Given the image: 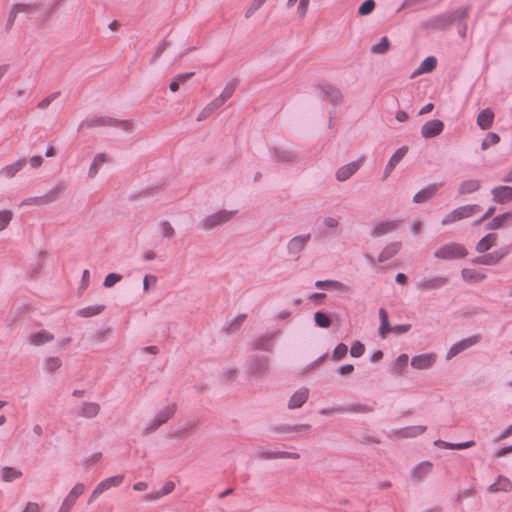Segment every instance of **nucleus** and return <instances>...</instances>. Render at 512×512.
I'll return each instance as SVG.
<instances>
[{
	"instance_id": "obj_39",
	"label": "nucleus",
	"mask_w": 512,
	"mask_h": 512,
	"mask_svg": "<svg viewBox=\"0 0 512 512\" xmlns=\"http://www.w3.org/2000/svg\"><path fill=\"white\" fill-rule=\"evenodd\" d=\"M315 287L318 289L347 291L348 287L343 283L336 280H318L315 282Z\"/></svg>"
},
{
	"instance_id": "obj_5",
	"label": "nucleus",
	"mask_w": 512,
	"mask_h": 512,
	"mask_svg": "<svg viewBox=\"0 0 512 512\" xmlns=\"http://www.w3.org/2000/svg\"><path fill=\"white\" fill-rule=\"evenodd\" d=\"M315 89L319 97L333 106H338L342 103L343 94L338 87L328 82H322L315 85Z\"/></svg>"
},
{
	"instance_id": "obj_46",
	"label": "nucleus",
	"mask_w": 512,
	"mask_h": 512,
	"mask_svg": "<svg viewBox=\"0 0 512 512\" xmlns=\"http://www.w3.org/2000/svg\"><path fill=\"white\" fill-rule=\"evenodd\" d=\"M427 430L426 426L417 425L405 427L400 431V434L405 438H412L423 434Z\"/></svg>"
},
{
	"instance_id": "obj_64",
	"label": "nucleus",
	"mask_w": 512,
	"mask_h": 512,
	"mask_svg": "<svg viewBox=\"0 0 512 512\" xmlns=\"http://www.w3.org/2000/svg\"><path fill=\"white\" fill-rule=\"evenodd\" d=\"M75 503L76 501L74 499H71L70 496L67 495L64 501L62 502L58 512H70Z\"/></svg>"
},
{
	"instance_id": "obj_2",
	"label": "nucleus",
	"mask_w": 512,
	"mask_h": 512,
	"mask_svg": "<svg viewBox=\"0 0 512 512\" xmlns=\"http://www.w3.org/2000/svg\"><path fill=\"white\" fill-rule=\"evenodd\" d=\"M270 357L262 354H251L247 359V373L252 378H263L269 373Z\"/></svg>"
},
{
	"instance_id": "obj_6",
	"label": "nucleus",
	"mask_w": 512,
	"mask_h": 512,
	"mask_svg": "<svg viewBox=\"0 0 512 512\" xmlns=\"http://www.w3.org/2000/svg\"><path fill=\"white\" fill-rule=\"evenodd\" d=\"M512 250V245L503 246L491 253H486L481 256H477L470 260L473 265H487L494 266L497 265L504 257L509 255Z\"/></svg>"
},
{
	"instance_id": "obj_60",
	"label": "nucleus",
	"mask_w": 512,
	"mask_h": 512,
	"mask_svg": "<svg viewBox=\"0 0 512 512\" xmlns=\"http://www.w3.org/2000/svg\"><path fill=\"white\" fill-rule=\"evenodd\" d=\"M266 0H253L249 8L245 12V18L249 19L257 10H259Z\"/></svg>"
},
{
	"instance_id": "obj_51",
	"label": "nucleus",
	"mask_w": 512,
	"mask_h": 512,
	"mask_svg": "<svg viewBox=\"0 0 512 512\" xmlns=\"http://www.w3.org/2000/svg\"><path fill=\"white\" fill-rule=\"evenodd\" d=\"M390 48V42L386 36L382 37L380 41L373 45L371 48L372 53L375 54H384L386 53Z\"/></svg>"
},
{
	"instance_id": "obj_42",
	"label": "nucleus",
	"mask_w": 512,
	"mask_h": 512,
	"mask_svg": "<svg viewBox=\"0 0 512 512\" xmlns=\"http://www.w3.org/2000/svg\"><path fill=\"white\" fill-rule=\"evenodd\" d=\"M54 339V335L46 330H41L30 335V343L36 346L43 345Z\"/></svg>"
},
{
	"instance_id": "obj_30",
	"label": "nucleus",
	"mask_w": 512,
	"mask_h": 512,
	"mask_svg": "<svg viewBox=\"0 0 512 512\" xmlns=\"http://www.w3.org/2000/svg\"><path fill=\"white\" fill-rule=\"evenodd\" d=\"M401 242L389 243L378 255V262L383 263L395 256L401 249Z\"/></svg>"
},
{
	"instance_id": "obj_32",
	"label": "nucleus",
	"mask_w": 512,
	"mask_h": 512,
	"mask_svg": "<svg viewBox=\"0 0 512 512\" xmlns=\"http://www.w3.org/2000/svg\"><path fill=\"white\" fill-rule=\"evenodd\" d=\"M496 240L497 234L488 233L479 240V242L476 244L475 249L480 254L485 253L496 244Z\"/></svg>"
},
{
	"instance_id": "obj_7",
	"label": "nucleus",
	"mask_w": 512,
	"mask_h": 512,
	"mask_svg": "<svg viewBox=\"0 0 512 512\" xmlns=\"http://www.w3.org/2000/svg\"><path fill=\"white\" fill-rule=\"evenodd\" d=\"M67 185L64 182L57 184L48 193L43 196L30 197L22 201L21 205H45L57 201L60 195L66 190Z\"/></svg>"
},
{
	"instance_id": "obj_29",
	"label": "nucleus",
	"mask_w": 512,
	"mask_h": 512,
	"mask_svg": "<svg viewBox=\"0 0 512 512\" xmlns=\"http://www.w3.org/2000/svg\"><path fill=\"white\" fill-rule=\"evenodd\" d=\"M432 467L429 461L418 463L412 470V478L416 482L422 481L432 471Z\"/></svg>"
},
{
	"instance_id": "obj_48",
	"label": "nucleus",
	"mask_w": 512,
	"mask_h": 512,
	"mask_svg": "<svg viewBox=\"0 0 512 512\" xmlns=\"http://www.w3.org/2000/svg\"><path fill=\"white\" fill-rule=\"evenodd\" d=\"M314 322L320 328H329L332 324L331 318L324 311H317L314 314Z\"/></svg>"
},
{
	"instance_id": "obj_13",
	"label": "nucleus",
	"mask_w": 512,
	"mask_h": 512,
	"mask_svg": "<svg viewBox=\"0 0 512 512\" xmlns=\"http://www.w3.org/2000/svg\"><path fill=\"white\" fill-rule=\"evenodd\" d=\"M482 340V336L480 334L472 335L468 338L462 339L456 343H454L446 354V359L450 360L453 357L457 356L459 353L469 349L470 347L478 344Z\"/></svg>"
},
{
	"instance_id": "obj_57",
	"label": "nucleus",
	"mask_w": 512,
	"mask_h": 512,
	"mask_svg": "<svg viewBox=\"0 0 512 512\" xmlns=\"http://www.w3.org/2000/svg\"><path fill=\"white\" fill-rule=\"evenodd\" d=\"M122 275L121 274H118V273H109L105 279H104V282H103V286L106 287V288H111L113 287L116 283L120 282L122 280Z\"/></svg>"
},
{
	"instance_id": "obj_15",
	"label": "nucleus",
	"mask_w": 512,
	"mask_h": 512,
	"mask_svg": "<svg viewBox=\"0 0 512 512\" xmlns=\"http://www.w3.org/2000/svg\"><path fill=\"white\" fill-rule=\"evenodd\" d=\"M399 224V220H387L374 223V227L370 230V236L378 238L388 233H392L398 229Z\"/></svg>"
},
{
	"instance_id": "obj_55",
	"label": "nucleus",
	"mask_w": 512,
	"mask_h": 512,
	"mask_svg": "<svg viewBox=\"0 0 512 512\" xmlns=\"http://www.w3.org/2000/svg\"><path fill=\"white\" fill-rule=\"evenodd\" d=\"M376 7L374 0H365L358 8V14L360 16H367L373 12Z\"/></svg>"
},
{
	"instance_id": "obj_40",
	"label": "nucleus",
	"mask_w": 512,
	"mask_h": 512,
	"mask_svg": "<svg viewBox=\"0 0 512 512\" xmlns=\"http://www.w3.org/2000/svg\"><path fill=\"white\" fill-rule=\"evenodd\" d=\"M100 405L95 402H84L79 415L85 418H94L99 414Z\"/></svg>"
},
{
	"instance_id": "obj_37",
	"label": "nucleus",
	"mask_w": 512,
	"mask_h": 512,
	"mask_svg": "<svg viewBox=\"0 0 512 512\" xmlns=\"http://www.w3.org/2000/svg\"><path fill=\"white\" fill-rule=\"evenodd\" d=\"M26 163H27V161L25 158L19 159L16 162H14L13 164L3 167L0 171V174L7 178H12L13 176H15V174L17 172L22 170V168L26 165Z\"/></svg>"
},
{
	"instance_id": "obj_49",
	"label": "nucleus",
	"mask_w": 512,
	"mask_h": 512,
	"mask_svg": "<svg viewBox=\"0 0 512 512\" xmlns=\"http://www.w3.org/2000/svg\"><path fill=\"white\" fill-rule=\"evenodd\" d=\"M22 476V472L13 467L6 466L2 469V480L12 482Z\"/></svg>"
},
{
	"instance_id": "obj_21",
	"label": "nucleus",
	"mask_w": 512,
	"mask_h": 512,
	"mask_svg": "<svg viewBox=\"0 0 512 512\" xmlns=\"http://www.w3.org/2000/svg\"><path fill=\"white\" fill-rule=\"evenodd\" d=\"M407 152L408 147L402 146L393 153L385 167L383 180H385L390 175V173L395 169L397 164L401 162Z\"/></svg>"
},
{
	"instance_id": "obj_25",
	"label": "nucleus",
	"mask_w": 512,
	"mask_h": 512,
	"mask_svg": "<svg viewBox=\"0 0 512 512\" xmlns=\"http://www.w3.org/2000/svg\"><path fill=\"white\" fill-rule=\"evenodd\" d=\"M309 389L306 387H302L297 390L289 399L288 408L289 409H297L303 406V404L308 400Z\"/></svg>"
},
{
	"instance_id": "obj_23",
	"label": "nucleus",
	"mask_w": 512,
	"mask_h": 512,
	"mask_svg": "<svg viewBox=\"0 0 512 512\" xmlns=\"http://www.w3.org/2000/svg\"><path fill=\"white\" fill-rule=\"evenodd\" d=\"M493 201L498 204H505L512 200L511 186H497L491 190Z\"/></svg>"
},
{
	"instance_id": "obj_22",
	"label": "nucleus",
	"mask_w": 512,
	"mask_h": 512,
	"mask_svg": "<svg viewBox=\"0 0 512 512\" xmlns=\"http://www.w3.org/2000/svg\"><path fill=\"white\" fill-rule=\"evenodd\" d=\"M310 428H311V426L309 424H296V425L280 424V425L269 426V431L271 433H276V434H289V433L300 432L303 430H309Z\"/></svg>"
},
{
	"instance_id": "obj_14",
	"label": "nucleus",
	"mask_w": 512,
	"mask_h": 512,
	"mask_svg": "<svg viewBox=\"0 0 512 512\" xmlns=\"http://www.w3.org/2000/svg\"><path fill=\"white\" fill-rule=\"evenodd\" d=\"M445 128L443 121L432 119L424 123L421 127V135L425 139H432L439 136Z\"/></svg>"
},
{
	"instance_id": "obj_28",
	"label": "nucleus",
	"mask_w": 512,
	"mask_h": 512,
	"mask_svg": "<svg viewBox=\"0 0 512 512\" xmlns=\"http://www.w3.org/2000/svg\"><path fill=\"white\" fill-rule=\"evenodd\" d=\"M380 326L378 329V335L381 338H386L389 333H392L393 326L389 322L388 312L385 308L379 309Z\"/></svg>"
},
{
	"instance_id": "obj_9",
	"label": "nucleus",
	"mask_w": 512,
	"mask_h": 512,
	"mask_svg": "<svg viewBox=\"0 0 512 512\" xmlns=\"http://www.w3.org/2000/svg\"><path fill=\"white\" fill-rule=\"evenodd\" d=\"M481 210L480 205L478 204H468L464 206H460L450 213H448L442 220V225H449L456 221L465 219L470 217L476 212H479Z\"/></svg>"
},
{
	"instance_id": "obj_1",
	"label": "nucleus",
	"mask_w": 512,
	"mask_h": 512,
	"mask_svg": "<svg viewBox=\"0 0 512 512\" xmlns=\"http://www.w3.org/2000/svg\"><path fill=\"white\" fill-rule=\"evenodd\" d=\"M471 10L470 5L462 6L452 12H445L433 16L422 23V27L434 31H446L456 20L467 19Z\"/></svg>"
},
{
	"instance_id": "obj_24",
	"label": "nucleus",
	"mask_w": 512,
	"mask_h": 512,
	"mask_svg": "<svg viewBox=\"0 0 512 512\" xmlns=\"http://www.w3.org/2000/svg\"><path fill=\"white\" fill-rule=\"evenodd\" d=\"M257 457L263 460L270 459H299L300 454L287 451H259Z\"/></svg>"
},
{
	"instance_id": "obj_44",
	"label": "nucleus",
	"mask_w": 512,
	"mask_h": 512,
	"mask_svg": "<svg viewBox=\"0 0 512 512\" xmlns=\"http://www.w3.org/2000/svg\"><path fill=\"white\" fill-rule=\"evenodd\" d=\"M105 310V305H93L81 308L77 311L80 317L88 318L102 313Z\"/></svg>"
},
{
	"instance_id": "obj_20",
	"label": "nucleus",
	"mask_w": 512,
	"mask_h": 512,
	"mask_svg": "<svg viewBox=\"0 0 512 512\" xmlns=\"http://www.w3.org/2000/svg\"><path fill=\"white\" fill-rule=\"evenodd\" d=\"M124 475H115L101 481L94 489V496H100L111 487H118L123 483Z\"/></svg>"
},
{
	"instance_id": "obj_61",
	"label": "nucleus",
	"mask_w": 512,
	"mask_h": 512,
	"mask_svg": "<svg viewBox=\"0 0 512 512\" xmlns=\"http://www.w3.org/2000/svg\"><path fill=\"white\" fill-rule=\"evenodd\" d=\"M12 220V212L10 210L0 211V231L4 230Z\"/></svg>"
},
{
	"instance_id": "obj_31",
	"label": "nucleus",
	"mask_w": 512,
	"mask_h": 512,
	"mask_svg": "<svg viewBox=\"0 0 512 512\" xmlns=\"http://www.w3.org/2000/svg\"><path fill=\"white\" fill-rule=\"evenodd\" d=\"M437 66V59L434 56H428L426 57L419 67L412 73L411 78H414L420 74L430 73L432 72Z\"/></svg>"
},
{
	"instance_id": "obj_63",
	"label": "nucleus",
	"mask_w": 512,
	"mask_h": 512,
	"mask_svg": "<svg viewBox=\"0 0 512 512\" xmlns=\"http://www.w3.org/2000/svg\"><path fill=\"white\" fill-rule=\"evenodd\" d=\"M85 491V485L83 483H77L72 490L69 492L71 499L77 501L78 497L81 496Z\"/></svg>"
},
{
	"instance_id": "obj_43",
	"label": "nucleus",
	"mask_w": 512,
	"mask_h": 512,
	"mask_svg": "<svg viewBox=\"0 0 512 512\" xmlns=\"http://www.w3.org/2000/svg\"><path fill=\"white\" fill-rule=\"evenodd\" d=\"M461 276L464 281L469 283H478L486 278L485 274H482L474 269L464 268L461 271Z\"/></svg>"
},
{
	"instance_id": "obj_34",
	"label": "nucleus",
	"mask_w": 512,
	"mask_h": 512,
	"mask_svg": "<svg viewBox=\"0 0 512 512\" xmlns=\"http://www.w3.org/2000/svg\"><path fill=\"white\" fill-rule=\"evenodd\" d=\"M273 153H274L275 158L279 162L292 163L297 160V154L292 150L283 149L280 147H274Z\"/></svg>"
},
{
	"instance_id": "obj_26",
	"label": "nucleus",
	"mask_w": 512,
	"mask_h": 512,
	"mask_svg": "<svg viewBox=\"0 0 512 512\" xmlns=\"http://www.w3.org/2000/svg\"><path fill=\"white\" fill-rule=\"evenodd\" d=\"M495 114L491 108L481 110L477 116V125L482 130H487L492 127Z\"/></svg>"
},
{
	"instance_id": "obj_10",
	"label": "nucleus",
	"mask_w": 512,
	"mask_h": 512,
	"mask_svg": "<svg viewBox=\"0 0 512 512\" xmlns=\"http://www.w3.org/2000/svg\"><path fill=\"white\" fill-rule=\"evenodd\" d=\"M280 334L281 330L262 334L251 343L252 350L272 353L274 351L276 339Z\"/></svg>"
},
{
	"instance_id": "obj_45",
	"label": "nucleus",
	"mask_w": 512,
	"mask_h": 512,
	"mask_svg": "<svg viewBox=\"0 0 512 512\" xmlns=\"http://www.w3.org/2000/svg\"><path fill=\"white\" fill-rule=\"evenodd\" d=\"M222 104L220 103V100H217L216 98L211 101L204 109L199 113L197 117V121H203L206 118H208L214 111H216L218 108H220Z\"/></svg>"
},
{
	"instance_id": "obj_56",
	"label": "nucleus",
	"mask_w": 512,
	"mask_h": 512,
	"mask_svg": "<svg viewBox=\"0 0 512 512\" xmlns=\"http://www.w3.org/2000/svg\"><path fill=\"white\" fill-rule=\"evenodd\" d=\"M348 352V347L344 343H339L333 350L332 359L335 361L342 360L346 357Z\"/></svg>"
},
{
	"instance_id": "obj_12",
	"label": "nucleus",
	"mask_w": 512,
	"mask_h": 512,
	"mask_svg": "<svg viewBox=\"0 0 512 512\" xmlns=\"http://www.w3.org/2000/svg\"><path fill=\"white\" fill-rule=\"evenodd\" d=\"M177 409V405L175 403L167 406L163 410H161L156 417L151 421L148 427L144 430V434H150L155 432L160 426L166 423L170 418L173 417Z\"/></svg>"
},
{
	"instance_id": "obj_62",
	"label": "nucleus",
	"mask_w": 512,
	"mask_h": 512,
	"mask_svg": "<svg viewBox=\"0 0 512 512\" xmlns=\"http://www.w3.org/2000/svg\"><path fill=\"white\" fill-rule=\"evenodd\" d=\"M61 95V92L60 91H57V92H54L52 93L51 95L47 96L46 98L42 99L39 103H38V108L40 109H46L51 103L52 101H54L55 99H57L59 96Z\"/></svg>"
},
{
	"instance_id": "obj_3",
	"label": "nucleus",
	"mask_w": 512,
	"mask_h": 512,
	"mask_svg": "<svg viewBox=\"0 0 512 512\" xmlns=\"http://www.w3.org/2000/svg\"><path fill=\"white\" fill-rule=\"evenodd\" d=\"M86 126L87 128H94V127H120L122 130L126 132H130L133 128L132 124L128 120H118L116 118H112L109 116H100L95 117L91 120H88L86 122H82L79 126V129Z\"/></svg>"
},
{
	"instance_id": "obj_11",
	"label": "nucleus",
	"mask_w": 512,
	"mask_h": 512,
	"mask_svg": "<svg viewBox=\"0 0 512 512\" xmlns=\"http://www.w3.org/2000/svg\"><path fill=\"white\" fill-rule=\"evenodd\" d=\"M40 4H15L13 5L11 11L9 12L6 26H5V32L9 33L12 29L15 19L17 17V14L20 12L26 13L28 16L33 14H38L40 16Z\"/></svg>"
},
{
	"instance_id": "obj_59",
	"label": "nucleus",
	"mask_w": 512,
	"mask_h": 512,
	"mask_svg": "<svg viewBox=\"0 0 512 512\" xmlns=\"http://www.w3.org/2000/svg\"><path fill=\"white\" fill-rule=\"evenodd\" d=\"M365 352V346L360 341H355L350 348V355L354 358L361 357Z\"/></svg>"
},
{
	"instance_id": "obj_27",
	"label": "nucleus",
	"mask_w": 512,
	"mask_h": 512,
	"mask_svg": "<svg viewBox=\"0 0 512 512\" xmlns=\"http://www.w3.org/2000/svg\"><path fill=\"white\" fill-rule=\"evenodd\" d=\"M64 2L65 0H54L49 6L40 4V17H37V19L43 24L48 22L52 14L55 13L58 7Z\"/></svg>"
},
{
	"instance_id": "obj_53",
	"label": "nucleus",
	"mask_w": 512,
	"mask_h": 512,
	"mask_svg": "<svg viewBox=\"0 0 512 512\" xmlns=\"http://www.w3.org/2000/svg\"><path fill=\"white\" fill-rule=\"evenodd\" d=\"M505 217L506 216L502 214H499L496 217H494L490 222L486 224V230H497L505 227Z\"/></svg>"
},
{
	"instance_id": "obj_54",
	"label": "nucleus",
	"mask_w": 512,
	"mask_h": 512,
	"mask_svg": "<svg viewBox=\"0 0 512 512\" xmlns=\"http://www.w3.org/2000/svg\"><path fill=\"white\" fill-rule=\"evenodd\" d=\"M500 142V136L497 133L489 132L481 143V149L487 150L491 145Z\"/></svg>"
},
{
	"instance_id": "obj_16",
	"label": "nucleus",
	"mask_w": 512,
	"mask_h": 512,
	"mask_svg": "<svg viewBox=\"0 0 512 512\" xmlns=\"http://www.w3.org/2000/svg\"><path fill=\"white\" fill-rule=\"evenodd\" d=\"M436 359L435 353H424L412 357L410 364L415 369L425 370L431 368L435 364Z\"/></svg>"
},
{
	"instance_id": "obj_50",
	"label": "nucleus",
	"mask_w": 512,
	"mask_h": 512,
	"mask_svg": "<svg viewBox=\"0 0 512 512\" xmlns=\"http://www.w3.org/2000/svg\"><path fill=\"white\" fill-rule=\"evenodd\" d=\"M236 84V80L227 83L222 93L216 98L217 100H220V103L222 105L233 95L236 88Z\"/></svg>"
},
{
	"instance_id": "obj_41",
	"label": "nucleus",
	"mask_w": 512,
	"mask_h": 512,
	"mask_svg": "<svg viewBox=\"0 0 512 512\" xmlns=\"http://www.w3.org/2000/svg\"><path fill=\"white\" fill-rule=\"evenodd\" d=\"M175 489V483L172 481H168L164 484V486L156 492H151L145 495L146 500H158L161 497L170 494Z\"/></svg>"
},
{
	"instance_id": "obj_52",
	"label": "nucleus",
	"mask_w": 512,
	"mask_h": 512,
	"mask_svg": "<svg viewBox=\"0 0 512 512\" xmlns=\"http://www.w3.org/2000/svg\"><path fill=\"white\" fill-rule=\"evenodd\" d=\"M343 411L353 413H370L374 411V408L365 404H350L343 408Z\"/></svg>"
},
{
	"instance_id": "obj_18",
	"label": "nucleus",
	"mask_w": 512,
	"mask_h": 512,
	"mask_svg": "<svg viewBox=\"0 0 512 512\" xmlns=\"http://www.w3.org/2000/svg\"><path fill=\"white\" fill-rule=\"evenodd\" d=\"M361 159L357 161H353L349 164L343 165L340 167L335 174V177L338 181L343 182L352 177L361 166Z\"/></svg>"
},
{
	"instance_id": "obj_33",
	"label": "nucleus",
	"mask_w": 512,
	"mask_h": 512,
	"mask_svg": "<svg viewBox=\"0 0 512 512\" xmlns=\"http://www.w3.org/2000/svg\"><path fill=\"white\" fill-rule=\"evenodd\" d=\"M512 489V482L505 476L499 475L496 482L488 487L490 493H497L500 491L509 492Z\"/></svg>"
},
{
	"instance_id": "obj_38",
	"label": "nucleus",
	"mask_w": 512,
	"mask_h": 512,
	"mask_svg": "<svg viewBox=\"0 0 512 512\" xmlns=\"http://www.w3.org/2000/svg\"><path fill=\"white\" fill-rule=\"evenodd\" d=\"M409 357L407 354H400L390 365L392 374L401 375L403 370L407 367Z\"/></svg>"
},
{
	"instance_id": "obj_19",
	"label": "nucleus",
	"mask_w": 512,
	"mask_h": 512,
	"mask_svg": "<svg viewBox=\"0 0 512 512\" xmlns=\"http://www.w3.org/2000/svg\"><path fill=\"white\" fill-rule=\"evenodd\" d=\"M311 239V234L293 237L287 244V250L290 255L300 253Z\"/></svg>"
},
{
	"instance_id": "obj_47",
	"label": "nucleus",
	"mask_w": 512,
	"mask_h": 512,
	"mask_svg": "<svg viewBox=\"0 0 512 512\" xmlns=\"http://www.w3.org/2000/svg\"><path fill=\"white\" fill-rule=\"evenodd\" d=\"M107 161V155L105 153H99L94 157L92 164L90 165L88 175L93 178L97 173L99 167Z\"/></svg>"
},
{
	"instance_id": "obj_8",
	"label": "nucleus",
	"mask_w": 512,
	"mask_h": 512,
	"mask_svg": "<svg viewBox=\"0 0 512 512\" xmlns=\"http://www.w3.org/2000/svg\"><path fill=\"white\" fill-rule=\"evenodd\" d=\"M235 213L236 211L220 210L216 213H213L205 217L201 221L200 226L204 230L214 229L229 222L233 218Z\"/></svg>"
},
{
	"instance_id": "obj_4",
	"label": "nucleus",
	"mask_w": 512,
	"mask_h": 512,
	"mask_svg": "<svg viewBox=\"0 0 512 512\" xmlns=\"http://www.w3.org/2000/svg\"><path fill=\"white\" fill-rule=\"evenodd\" d=\"M467 255V248L464 245L456 242L442 245L434 252V257L441 260L463 259Z\"/></svg>"
},
{
	"instance_id": "obj_58",
	"label": "nucleus",
	"mask_w": 512,
	"mask_h": 512,
	"mask_svg": "<svg viewBox=\"0 0 512 512\" xmlns=\"http://www.w3.org/2000/svg\"><path fill=\"white\" fill-rule=\"evenodd\" d=\"M62 365L61 360L58 357H49L45 361V368L48 372H54L59 369Z\"/></svg>"
},
{
	"instance_id": "obj_17",
	"label": "nucleus",
	"mask_w": 512,
	"mask_h": 512,
	"mask_svg": "<svg viewBox=\"0 0 512 512\" xmlns=\"http://www.w3.org/2000/svg\"><path fill=\"white\" fill-rule=\"evenodd\" d=\"M443 186V183H432L427 187L418 191L414 197L413 202L417 204L425 203L432 199L438 192V190Z\"/></svg>"
},
{
	"instance_id": "obj_35",
	"label": "nucleus",
	"mask_w": 512,
	"mask_h": 512,
	"mask_svg": "<svg viewBox=\"0 0 512 512\" xmlns=\"http://www.w3.org/2000/svg\"><path fill=\"white\" fill-rule=\"evenodd\" d=\"M448 283L446 277H435L433 279H424L419 283V288L422 290L439 289Z\"/></svg>"
},
{
	"instance_id": "obj_36",
	"label": "nucleus",
	"mask_w": 512,
	"mask_h": 512,
	"mask_svg": "<svg viewBox=\"0 0 512 512\" xmlns=\"http://www.w3.org/2000/svg\"><path fill=\"white\" fill-rule=\"evenodd\" d=\"M481 183L477 179L464 180L460 183L458 188L459 195L470 194L480 189Z\"/></svg>"
}]
</instances>
